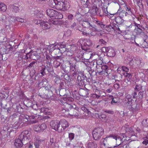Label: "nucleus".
Listing matches in <instances>:
<instances>
[{
  "label": "nucleus",
  "mask_w": 148,
  "mask_h": 148,
  "mask_svg": "<svg viewBox=\"0 0 148 148\" xmlns=\"http://www.w3.org/2000/svg\"><path fill=\"white\" fill-rule=\"evenodd\" d=\"M40 81V82H39V85L40 86H41L42 87H44L47 84V80L45 78L43 79L41 82Z\"/></svg>",
  "instance_id": "30"
},
{
  "label": "nucleus",
  "mask_w": 148,
  "mask_h": 148,
  "mask_svg": "<svg viewBox=\"0 0 148 148\" xmlns=\"http://www.w3.org/2000/svg\"><path fill=\"white\" fill-rule=\"evenodd\" d=\"M56 13L57 16H55V18L60 19L63 18V15L61 13L58 12V13Z\"/></svg>",
  "instance_id": "49"
},
{
  "label": "nucleus",
  "mask_w": 148,
  "mask_h": 148,
  "mask_svg": "<svg viewBox=\"0 0 148 148\" xmlns=\"http://www.w3.org/2000/svg\"><path fill=\"white\" fill-rule=\"evenodd\" d=\"M53 58L54 61H56L58 62H60L62 60L63 58L61 56H53Z\"/></svg>",
  "instance_id": "38"
},
{
  "label": "nucleus",
  "mask_w": 148,
  "mask_h": 148,
  "mask_svg": "<svg viewBox=\"0 0 148 148\" xmlns=\"http://www.w3.org/2000/svg\"><path fill=\"white\" fill-rule=\"evenodd\" d=\"M99 118L106 121L107 119V116L106 115L103 114L99 116Z\"/></svg>",
  "instance_id": "62"
},
{
  "label": "nucleus",
  "mask_w": 148,
  "mask_h": 148,
  "mask_svg": "<svg viewBox=\"0 0 148 148\" xmlns=\"http://www.w3.org/2000/svg\"><path fill=\"white\" fill-rule=\"evenodd\" d=\"M142 86L140 85H136L135 88V89L137 91H140L141 89Z\"/></svg>",
  "instance_id": "63"
},
{
  "label": "nucleus",
  "mask_w": 148,
  "mask_h": 148,
  "mask_svg": "<svg viewBox=\"0 0 148 148\" xmlns=\"http://www.w3.org/2000/svg\"><path fill=\"white\" fill-rule=\"evenodd\" d=\"M43 23H44L41 25V26L42 27V28L44 29H46L50 28V26L48 25L49 23L47 22H45L43 21Z\"/></svg>",
  "instance_id": "39"
},
{
  "label": "nucleus",
  "mask_w": 148,
  "mask_h": 148,
  "mask_svg": "<svg viewBox=\"0 0 148 148\" xmlns=\"http://www.w3.org/2000/svg\"><path fill=\"white\" fill-rule=\"evenodd\" d=\"M39 110L40 112L44 113L46 115H50L51 114L50 112H47V111L49 110L47 108H42Z\"/></svg>",
  "instance_id": "37"
},
{
  "label": "nucleus",
  "mask_w": 148,
  "mask_h": 148,
  "mask_svg": "<svg viewBox=\"0 0 148 148\" xmlns=\"http://www.w3.org/2000/svg\"><path fill=\"white\" fill-rule=\"evenodd\" d=\"M108 67L106 65H102L101 67V70H98L97 72H99V73L104 72L106 73H107L108 69Z\"/></svg>",
  "instance_id": "25"
},
{
  "label": "nucleus",
  "mask_w": 148,
  "mask_h": 148,
  "mask_svg": "<svg viewBox=\"0 0 148 148\" xmlns=\"http://www.w3.org/2000/svg\"><path fill=\"white\" fill-rule=\"evenodd\" d=\"M31 132L28 130H25L21 133L20 136L22 135L23 136V138L25 140L28 141L29 142V139L30 138V135Z\"/></svg>",
  "instance_id": "12"
},
{
  "label": "nucleus",
  "mask_w": 148,
  "mask_h": 148,
  "mask_svg": "<svg viewBox=\"0 0 148 148\" xmlns=\"http://www.w3.org/2000/svg\"><path fill=\"white\" fill-rule=\"evenodd\" d=\"M53 57H51L49 55H46V63L49 66L51 64V60H53Z\"/></svg>",
  "instance_id": "29"
},
{
  "label": "nucleus",
  "mask_w": 148,
  "mask_h": 148,
  "mask_svg": "<svg viewBox=\"0 0 148 148\" xmlns=\"http://www.w3.org/2000/svg\"><path fill=\"white\" fill-rule=\"evenodd\" d=\"M110 138H112L115 139L116 141L117 139L120 140H121V139L120 138L118 137L117 136L113 134H110L108 136H107L106 138L103 139V144L105 147L109 143L110 140Z\"/></svg>",
  "instance_id": "6"
},
{
  "label": "nucleus",
  "mask_w": 148,
  "mask_h": 148,
  "mask_svg": "<svg viewBox=\"0 0 148 148\" xmlns=\"http://www.w3.org/2000/svg\"><path fill=\"white\" fill-rule=\"evenodd\" d=\"M132 104V99H129V100H128L127 102L126 103L125 105L129 110L133 111L134 110H135V109L134 108Z\"/></svg>",
  "instance_id": "18"
},
{
  "label": "nucleus",
  "mask_w": 148,
  "mask_h": 148,
  "mask_svg": "<svg viewBox=\"0 0 148 148\" xmlns=\"http://www.w3.org/2000/svg\"><path fill=\"white\" fill-rule=\"evenodd\" d=\"M29 118L28 119L31 123H35L37 122V120L36 116L34 115L29 116Z\"/></svg>",
  "instance_id": "24"
},
{
  "label": "nucleus",
  "mask_w": 148,
  "mask_h": 148,
  "mask_svg": "<svg viewBox=\"0 0 148 148\" xmlns=\"http://www.w3.org/2000/svg\"><path fill=\"white\" fill-rule=\"evenodd\" d=\"M6 9L7 7L6 5L0 2V11L4 12Z\"/></svg>",
  "instance_id": "36"
},
{
  "label": "nucleus",
  "mask_w": 148,
  "mask_h": 148,
  "mask_svg": "<svg viewBox=\"0 0 148 148\" xmlns=\"http://www.w3.org/2000/svg\"><path fill=\"white\" fill-rule=\"evenodd\" d=\"M104 133V130L101 127H99L94 129L92 132L93 138L95 140H98L100 138Z\"/></svg>",
  "instance_id": "2"
},
{
  "label": "nucleus",
  "mask_w": 148,
  "mask_h": 148,
  "mask_svg": "<svg viewBox=\"0 0 148 148\" xmlns=\"http://www.w3.org/2000/svg\"><path fill=\"white\" fill-rule=\"evenodd\" d=\"M123 74L125 77L127 78V79L128 81H130L132 77V75L131 74L127 72H125Z\"/></svg>",
  "instance_id": "35"
},
{
  "label": "nucleus",
  "mask_w": 148,
  "mask_h": 148,
  "mask_svg": "<svg viewBox=\"0 0 148 148\" xmlns=\"http://www.w3.org/2000/svg\"><path fill=\"white\" fill-rule=\"evenodd\" d=\"M101 58H100V59H98L96 61V65H102L103 62V61H102V60L103 59H101Z\"/></svg>",
  "instance_id": "53"
},
{
  "label": "nucleus",
  "mask_w": 148,
  "mask_h": 148,
  "mask_svg": "<svg viewBox=\"0 0 148 148\" xmlns=\"http://www.w3.org/2000/svg\"><path fill=\"white\" fill-rule=\"evenodd\" d=\"M11 8L13 9V11L15 13H17L19 10V9L18 6L14 5H12L11 6Z\"/></svg>",
  "instance_id": "45"
},
{
  "label": "nucleus",
  "mask_w": 148,
  "mask_h": 148,
  "mask_svg": "<svg viewBox=\"0 0 148 148\" xmlns=\"http://www.w3.org/2000/svg\"><path fill=\"white\" fill-rule=\"evenodd\" d=\"M68 88V87L66 86V83L64 82H61L60 83L59 86V89L60 90L61 89H65V91Z\"/></svg>",
  "instance_id": "33"
},
{
  "label": "nucleus",
  "mask_w": 148,
  "mask_h": 148,
  "mask_svg": "<svg viewBox=\"0 0 148 148\" xmlns=\"http://www.w3.org/2000/svg\"><path fill=\"white\" fill-rule=\"evenodd\" d=\"M86 146L87 148H96L97 145L95 142H89L86 143Z\"/></svg>",
  "instance_id": "21"
},
{
  "label": "nucleus",
  "mask_w": 148,
  "mask_h": 148,
  "mask_svg": "<svg viewBox=\"0 0 148 148\" xmlns=\"http://www.w3.org/2000/svg\"><path fill=\"white\" fill-rule=\"evenodd\" d=\"M58 47V50L61 53H63L66 51V45L63 42L60 43L57 45Z\"/></svg>",
  "instance_id": "13"
},
{
  "label": "nucleus",
  "mask_w": 148,
  "mask_h": 148,
  "mask_svg": "<svg viewBox=\"0 0 148 148\" xmlns=\"http://www.w3.org/2000/svg\"><path fill=\"white\" fill-rule=\"evenodd\" d=\"M91 69V68H88L87 70H88V72L89 74H90V76H91V78L92 77V76H93V73H95V74H97V73L95 72L94 71H92L90 70Z\"/></svg>",
  "instance_id": "50"
},
{
  "label": "nucleus",
  "mask_w": 148,
  "mask_h": 148,
  "mask_svg": "<svg viewBox=\"0 0 148 148\" xmlns=\"http://www.w3.org/2000/svg\"><path fill=\"white\" fill-rule=\"evenodd\" d=\"M52 94V92L51 91H49L48 93L47 94V95H46V94L45 95H43L42 96V97H47L48 98H49V97H51Z\"/></svg>",
  "instance_id": "58"
},
{
  "label": "nucleus",
  "mask_w": 148,
  "mask_h": 148,
  "mask_svg": "<svg viewBox=\"0 0 148 148\" xmlns=\"http://www.w3.org/2000/svg\"><path fill=\"white\" fill-rule=\"evenodd\" d=\"M58 1V0H49V5L52 8H55Z\"/></svg>",
  "instance_id": "28"
},
{
  "label": "nucleus",
  "mask_w": 148,
  "mask_h": 148,
  "mask_svg": "<svg viewBox=\"0 0 148 148\" xmlns=\"http://www.w3.org/2000/svg\"><path fill=\"white\" fill-rule=\"evenodd\" d=\"M89 91V90L86 88V89H84L81 88H79V95L83 97H85L88 95V92Z\"/></svg>",
  "instance_id": "16"
},
{
  "label": "nucleus",
  "mask_w": 148,
  "mask_h": 148,
  "mask_svg": "<svg viewBox=\"0 0 148 148\" xmlns=\"http://www.w3.org/2000/svg\"><path fill=\"white\" fill-rule=\"evenodd\" d=\"M34 130L35 131H37V132L41 131L40 128V127L39 125H35L34 127Z\"/></svg>",
  "instance_id": "60"
},
{
  "label": "nucleus",
  "mask_w": 148,
  "mask_h": 148,
  "mask_svg": "<svg viewBox=\"0 0 148 148\" xmlns=\"http://www.w3.org/2000/svg\"><path fill=\"white\" fill-rule=\"evenodd\" d=\"M65 106V107L67 108V109L68 111H70L71 109H72L73 107H75V105L73 106L71 104H69L68 103H66Z\"/></svg>",
  "instance_id": "46"
},
{
  "label": "nucleus",
  "mask_w": 148,
  "mask_h": 148,
  "mask_svg": "<svg viewBox=\"0 0 148 148\" xmlns=\"http://www.w3.org/2000/svg\"><path fill=\"white\" fill-rule=\"evenodd\" d=\"M72 60H73L69 61V65H70V72L76 71L75 68L76 61L74 58H73Z\"/></svg>",
  "instance_id": "10"
},
{
  "label": "nucleus",
  "mask_w": 148,
  "mask_h": 148,
  "mask_svg": "<svg viewBox=\"0 0 148 148\" xmlns=\"http://www.w3.org/2000/svg\"><path fill=\"white\" fill-rule=\"evenodd\" d=\"M70 76L71 77V79H76V77H77L78 75L76 71L70 72Z\"/></svg>",
  "instance_id": "34"
},
{
  "label": "nucleus",
  "mask_w": 148,
  "mask_h": 148,
  "mask_svg": "<svg viewBox=\"0 0 148 148\" xmlns=\"http://www.w3.org/2000/svg\"><path fill=\"white\" fill-rule=\"evenodd\" d=\"M112 77H114V78H113V79H115L116 81L117 80L119 82L122 78V75L120 73H116L113 75Z\"/></svg>",
  "instance_id": "26"
},
{
  "label": "nucleus",
  "mask_w": 148,
  "mask_h": 148,
  "mask_svg": "<svg viewBox=\"0 0 148 148\" xmlns=\"http://www.w3.org/2000/svg\"><path fill=\"white\" fill-rule=\"evenodd\" d=\"M34 22L35 24L38 25H39L40 26H41V25H42V23L43 24H44L43 23V20H40L35 19Z\"/></svg>",
  "instance_id": "43"
},
{
  "label": "nucleus",
  "mask_w": 148,
  "mask_h": 148,
  "mask_svg": "<svg viewBox=\"0 0 148 148\" xmlns=\"http://www.w3.org/2000/svg\"><path fill=\"white\" fill-rule=\"evenodd\" d=\"M34 14L36 15L38 17L41 18L43 17V14L40 11H39L38 10H36L34 11Z\"/></svg>",
  "instance_id": "40"
},
{
  "label": "nucleus",
  "mask_w": 148,
  "mask_h": 148,
  "mask_svg": "<svg viewBox=\"0 0 148 148\" xmlns=\"http://www.w3.org/2000/svg\"><path fill=\"white\" fill-rule=\"evenodd\" d=\"M6 50L7 51H12L13 50V48L10 44L8 45L6 47Z\"/></svg>",
  "instance_id": "52"
},
{
  "label": "nucleus",
  "mask_w": 148,
  "mask_h": 148,
  "mask_svg": "<svg viewBox=\"0 0 148 148\" xmlns=\"http://www.w3.org/2000/svg\"><path fill=\"white\" fill-rule=\"evenodd\" d=\"M51 24H52L55 25L58 24L61 25L64 23V21L62 20H58L56 19L55 20L50 19L48 21Z\"/></svg>",
  "instance_id": "20"
},
{
  "label": "nucleus",
  "mask_w": 148,
  "mask_h": 148,
  "mask_svg": "<svg viewBox=\"0 0 148 148\" xmlns=\"http://www.w3.org/2000/svg\"><path fill=\"white\" fill-rule=\"evenodd\" d=\"M134 30L135 31L136 34L139 35L140 36L144 32L143 31L144 30L143 29H137V28H135Z\"/></svg>",
  "instance_id": "42"
},
{
  "label": "nucleus",
  "mask_w": 148,
  "mask_h": 148,
  "mask_svg": "<svg viewBox=\"0 0 148 148\" xmlns=\"http://www.w3.org/2000/svg\"><path fill=\"white\" fill-rule=\"evenodd\" d=\"M50 125L52 128L55 130H57L60 132L62 131V128L60 129V124L59 121L58 120L51 121L50 123Z\"/></svg>",
  "instance_id": "7"
},
{
  "label": "nucleus",
  "mask_w": 148,
  "mask_h": 148,
  "mask_svg": "<svg viewBox=\"0 0 148 148\" xmlns=\"http://www.w3.org/2000/svg\"><path fill=\"white\" fill-rule=\"evenodd\" d=\"M23 125L19 121L18 122H15L13 124V127L15 129L20 128Z\"/></svg>",
  "instance_id": "31"
},
{
  "label": "nucleus",
  "mask_w": 148,
  "mask_h": 148,
  "mask_svg": "<svg viewBox=\"0 0 148 148\" xmlns=\"http://www.w3.org/2000/svg\"><path fill=\"white\" fill-rule=\"evenodd\" d=\"M81 3L83 4L84 7L85 8L88 7L89 4V2L88 0H81Z\"/></svg>",
  "instance_id": "44"
},
{
  "label": "nucleus",
  "mask_w": 148,
  "mask_h": 148,
  "mask_svg": "<svg viewBox=\"0 0 148 148\" xmlns=\"http://www.w3.org/2000/svg\"><path fill=\"white\" fill-rule=\"evenodd\" d=\"M29 52L30 55H29V57H30L31 59L36 60L40 58V53L36 51L31 50Z\"/></svg>",
  "instance_id": "9"
},
{
  "label": "nucleus",
  "mask_w": 148,
  "mask_h": 148,
  "mask_svg": "<svg viewBox=\"0 0 148 148\" xmlns=\"http://www.w3.org/2000/svg\"><path fill=\"white\" fill-rule=\"evenodd\" d=\"M96 23L99 27H100L102 29L104 28V26H105V25L103 24V23L102 22L99 21H96Z\"/></svg>",
  "instance_id": "47"
},
{
  "label": "nucleus",
  "mask_w": 148,
  "mask_h": 148,
  "mask_svg": "<svg viewBox=\"0 0 148 148\" xmlns=\"http://www.w3.org/2000/svg\"><path fill=\"white\" fill-rule=\"evenodd\" d=\"M69 6V3L66 1H58L55 8L58 10L64 11L68 9Z\"/></svg>",
  "instance_id": "1"
},
{
  "label": "nucleus",
  "mask_w": 148,
  "mask_h": 148,
  "mask_svg": "<svg viewBox=\"0 0 148 148\" xmlns=\"http://www.w3.org/2000/svg\"><path fill=\"white\" fill-rule=\"evenodd\" d=\"M109 98L112 100L110 103L112 105H114L117 103V101L116 98H114L112 95H110L109 96Z\"/></svg>",
  "instance_id": "41"
},
{
  "label": "nucleus",
  "mask_w": 148,
  "mask_h": 148,
  "mask_svg": "<svg viewBox=\"0 0 148 148\" xmlns=\"http://www.w3.org/2000/svg\"><path fill=\"white\" fill-rule=\"evenodd\" d=\"M46 13L50 18H55V16H57L56 13H58V12L53 9H48L46 11Z\"/></svg>",
  "instance_id": "11"
},
{
  "label": "nucleus",
  "mask_w": 148,
  "mask_h": 148,
  "mask_svg": "<svg viewBox=\"0 0 148 148\" xmlns=\"http://www.w3.org/2000/svg\"><path fill=\"white\" fill-rule=\"evenodd\" d=\"M44 143V141L40 138L38 137H37L35 138L34 142V145L36 148H39V146L41 144H43Z\"/></svg>",
  "instance_id": "15"
},
{
  "label": "nucleus",
  "mask_w": 148,
  "mask_h": 148,
  "mask_svg": "<svg viewBox=\"0 0 148 148\" xmlns=\"http://www.w3.org/2000/svg\"><path fill=\"white\" fill-rule=\"evenodd\" d=\"M92 45V41L89 39L86 40L84 41L83 45L82 46V49L86 52H90L91 51L90 48Z\"/></svg>",
  "instance_id": "5"
},
{
  "label": "nucleus",
  "mask_w": 148,
  "mask_h": 148,
  "mask_svg": "<svg viewBox=\"0 0 148 148\" xmlns=\"http://www.w3.org/2000/svg\"><path fill=\"white\" fill-rule=\"evenodd\" d=\"M71 31L70 29H68L64 32V35L68 37L71 35Z\"/></svg>",
  "instance_id": "51"
},
{
  "label": "nucleus",
  "mask_w": 148,
  "mask_h": 148,
  "mask_svg": "<svg viewBox=\"0 0 148 148\" xmlns=\"http://www.w3.org/2000/svg\"><path fill=\"white\" fill-rule=\"evenodd\" d=\"M23 138V136L22 135H19L18 138L15 139L14 144L16 147L21 148L22 147L23 144H26L28 143V141L25 140Z\"/></svg>",
  "instance_id": "4"
},
{
  "label": "nucleus",
  "mask_w": 148,
  "mask_h": 148,
  "mask_svg": "<svg viewBox=\"0 0 148 148\" xmlns=\"http://www.w3.org/2000/svg\"><path fill=\"white\" fill-rule=\"evenodd\" d=\"M107 51L106 55L109 57H114L115 55V53L114 49L111 47H109Z\"/></svg>",
  "instance_id": "17"
},
{
  "label": "nucleus",
  "mask_w": 148,
  "mask_h": 148,
  "mask_svg": "<svg viewBox=\"0 0 148 148\" xmlns=\"http://www.w3.org/2000/svg\"><path fill=\"white\" fill-rule=\"evenodd\" d=\"M78 52H79V53L80 54V55H78L77 56V57L79 59L81 58H82L83 56V54H84L82 51H81L80 50H79L78 51Z\"/></svg>",
  "instance_id": "55"
},
{
  "label": "nucleus",
  "mask_w": 148,
  "mask_h": 148,
  "mask_svg": "<svg viewBox=\"0 0 148 148\" xmlns=\"http://www.w3.org/2000/svg\"><path fill=\"white\" fill-rule=\"evenodd\" d=\"M18 17H14L13 18H10V22H11V23L13 22L14 23V22H15L16 21H18Z\"/></svg>",
  "instance_id": "61"
},
{
  "label": "nucleus",
  "mask_w": 148,
  "mask_h": 148,
  "mask_svg": "<svg viewBox=\"0 0 148 148\" xmlns=\"http://www.w3.org/2000/svg\"><path fill=\"white\" fill-rule=\"evenodd\" d=\"M76 107L75 106V107H73L72 109H71L70 110L71 114L69 115L71 116H77L78 115V110L76 109Z\"/></svg>",
  "instance_id": "22"
},
{
  "label": "nucleus",
  "mask_w": 148,
  "mask_h": 148,
  "mask_svg": "<svg viewBox=\"0 0 148 148\" xmlns=\"http://www.w3.org/2000/svg\"><path fill=\"white\" fill-rule=\"evenodd\" d=\"M145 93V91H140L138 93V95L139 98L140 99H142L143 97V95Z\"/></svg>",
  "instance_id": "54"
},
{
  "label": "nucleus",
  "mask_w": 148,
  "mask_h": 148,
  "mask_svg": "<svg viewBox=\"0 0 148 148\" xmlns=\"http://www.w3.org/2000/svg\"><path fill=\"white\" fill-rule=\"evenodd\" d=\"M140 37L143 39V42L141 45L143 47L148 48V36L144 32L142 34Z\"/></svg>",
  "instance_id": "8"
},
{
  "label": "nucleus",
  "mask_w": 148,
  "mask_h": 148,
  "mask_svg": "<svg viewBox=\"0 0 148 148\" xmlns=\"http://www.w3.org/2000/svg\"><path fill=\"white\" fill-rule=\"evenodd\" d=\"M71 141H69V142H67L66 143V145L67 146L70 147L71 148H74L75 147H78V145L77 143H77V141H75V143L73 144H71L70 142H71Z\"/></svg>",
  "instance_id": "27"
},
{
  "label": "nucleus",
  "mask_w": 148,
  "mask_h": 148,
  "mask_svg": "<svg viewBox=\"0 0 148 148\" xmlns=\"http://www.w3.org/2000/svg\"><path fill=\"white\" fill-rule=\"evenodd\" d=\"M61 64V62H58L56 61H54V67L57 68L60 66Z\"/></svg>",
  "instance_id": "64"
},
{
  "label": "nucleus",
  "mask_w": 148,
  "mask_h": 148,
  "mask_svg": "<svg viewBox=\"0 0 148 148\" xmlns=\"http://www.w3.org/2000/svg\"><path fill=\"white\" fill-rule=\"evenodd\" d=\"M40 126V128L41 131H43L47 127L46 124L44 123H42Z\"/></svg>",
  "instance_id": "56"
},
{
  "label": "nucleus",
  "mask_w": 148,
  "mask_h": 148,
  "mask_svg": "<svg viewBox=\"0 0 148 148\" xmlns=\"http://www.w3.org/2000/svg\"><path fill=\"white\" fill-rule=\"evenodd\" d=\"M90 23L87 20L83 21V23H82V25L85 28L89 29L90 30H92V29L90 27Z\"/></svg>",
  "instance_id": "23"
},
{
  "label": "nucleus",
  "mask_w": 148,
  "mask_h": 148,
  "mask_svg": "<svg viewBox=\"0 0 148 148\" xmlns=\"http://www.w3.org/2000/svg\"><path fill=\"white\" fill-rule=\"evenodd\" d=\"M70 81L69 80H67V79H66V81H65V83H66V86L68 87H71V86H72L73 85V84L72 83L71 81V79H70Z\"/></svg>",
  "instance_id": "48"
},
{
  "label": "nucleus",
  "mask_w": 148,
  "mask_h": 148,
  "mask_svg": "<svg viewBox=\"0 0 148 148\" xmlns=\"http://www.w3.org/2000/svg\"><path fill=\"white\" fill-rule=\"evenodd\" d=\"M99 43L101 45H105L107 44V42L103 39H101L99 40Z\"/></svg>",
  "instance_id": "59"
},
{
  "label": "nucleus",
  "mask_w": 148,
  "mask_h": 148,
  "mask_svg": "<svg viewBox=\"0 0 148 148\" xmlns=\"http://www.w3.org/2000/svg\"><path fill=\"white\" fill-rule=\"evenodd\" d=\"M115 21L117 23L119 24L123 23L124 21V20L123 18H121L119 16L115 18Z\"/></svg>",
  "instance_id": "32"
},
{
  "label": "nucleus",
  "mask_w": 148,
  "mask_h": 148,
  "mask_svg": "<svg viewBox=\"0 0 148 148\" xmlns=\"http://www.w3.org/2000/svg\"><path fill=\"white\" fill-rule=\"evenodd\" d=\"M29 116L27 115L22 114L19 116V121L23 125L25 122L29 121Z\"/></svg>",
  "instance_id": "14"
},
{
  "label": "nucleus",
  "mask_w": 148,
  "mask_h": 148,
  "mask_svg": "<svg viewBox=\"0 0 148 148\" xmlns=\"http://www.w3.org/2000/svg\"><path fill=\"white\" fill-rule=\"evenodd\" d=\"M85 77L86 76L84 75L83 72H81L79 75H78L77 78V83L78 86L81 87L85 86L86 84V80Z\"/></svg>",
  "instance_id": "3"
},
{
  "label": "nucleus",
  "mask_w": 148,
  "mask_h": 148,
  "mask_svg": "<svg viewBox=\"0 0 148 148\" xmlns=\"http://www.w3.org/2000/svg\"><path fill=\"white\" fill-rule=\"evenodd\" d=\"M59 122L60 124L61 125L62 128H63L62 129V131L69 125L68 122L65 119H62L59 121Z\"/></svg>",
  "instance_id": "19"
},
{
  "label": "nucleus",
  "mask_w": 148,
  "mask_h": 148,
  "mask_svg": "<svg viewBox=\"0 0 148 148\" xmlns=\"http://www.w3.org/2000/svg\"><path fill=\"white\" fill-rule=\"evenodd\" d=\"M142 124L145 126H148V119H145L143 120L142 122Z\"/></svg>",
  "instance_id": "57"
}]
</instances>
